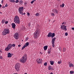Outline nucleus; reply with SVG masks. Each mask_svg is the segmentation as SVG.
Here are the masks:
<instances>
[{
	"instance_id": "nucleus-1",
	"label": "nucleus",
	"mask_w": 74,
	"mask_h": 74,
	"mask_svg": "<svg viewBox=\"0 0 74 74\" xmlns=\"http://www.w3.org/2000/svg\"><path fill=\"white\" fill-rule=\"evenodd\" d=\"M40 33V30L38 28H37L36 30L34 33V36L35 38H37L38 37Z\"/></svg>"
},
{
	"instance_id": "nucleus-2",
	"label": "nucleus",
	"mask_w": 74,
	"mask_h": 74,
	"mask_svg": "<svg viewBox=\"0 0 74 74\" xmlns=\"http://www.w3.org/2000/svg\"><path fill=\"white\" fill-rule=\"evenodd\" d=\"M26 60H27V55L25 54L23 56L22 59L20 60V61L21 63H25L26 62Z\"/></svg>"
},
{
	"instance_id": "nucleus-3",
	"label": "nucleus",
	"mask_w": 74,
	"mask_h": 74,
	"mask_svg": "<svg viewBox=\"0 0 74 74\" xmlns=\"http://www.w3.org/2000/svg\"><path fill=\"white\" fill-rule=\"evenodd\" d=\"M14 22L15 23H18L19 24L20 23V20L18 16L16 15L15 16L14 19Z\"/></svg>"
},
{
	"instance_id": "nucleus-4",
	"label": "nucleus",
	"mask_w": 74,
	"mask_h": 74,
	"mask_svg": "<svg viewBox=\"0 0 74 74\" xmlns=\"http://www.w3.org/2000/svg\"><path fill=\"white\" fill-rule=\"evenodd\" d=\"M10 33V31L9 29H4L3 31L2 32V35L3 36H5L7 34Z\"/></svg>"
},
{
	"instance_id": "nucleus-5",
	"label": "nucleus",
	"mask_w": 74,
	"mask_h": 74,
	"mask_svg": "<svg viewBox=\"0 0 74 74\" xmlns=\"http://www.w3.org/2000/svg\"><path fill=\"white\" fill-rule=\"evenodd\" d=\"M55 34L54 33H52L51 32H49L47 35V37H51V38H53L55 36Z\"/></svg>"
},
{
	"instance_id": "nucleus-6",
	"label": "nucleus",
	"mask_w": 74,
	"mask_h": 74,
	"mask_svg": "<svg viewBox=\"0 0 74 74\" xmlns=\"http://www.w3.org/2000/svg\"><path fill=\"white\" fill-rule=\"evenodd\" d=\"M23 7H20L18 9V12H19V14L23 15Z\"/></svg>"
},
{
	"instance_id": "nucleus-7",
	"label": "nucleus",
	"mask_w": 74,
	"mask_h": 74,
	"mask_svg": "<svg viewBox=\"0 0 74 74\" xmlns=\"http://www.w3.org/2000/svg\"><path fill=\"white\" fill-rule=\"evenodd\" d=\"M12 47L11 44H9L7 47L5 49V51H8L9 50H10Z\"/></svg>"
},
{
	"instance_id": "nucleus-8",
	"label": "nucleus",
	"mask_w": 74,
	"mask_h": 74,
	"mask_svg": "<svg viewBox=\"0 0 74 74\" xmlns=\"http://www.w3.org/2000/svg\"><path fill=\"white\" fill-rule=\"evenodd\" d=\"M67 26H65V25H62L61 27V29L62 30H65V31H66L67 30V28H66V27Z\"/></svg>"
},
{
	"instance_id": "nucleus-9",
	"label": "nucleus",
	"mask_w": 74,
	"mask_h": 74,
	"mask_svg": "<svg viewBox=\"0 0 74 74\" xmlns=\"http://www.w3.org/2000/svg\"><path fill=\"white\" fill-rule=\"evenodd\" d=\"M55 39H56V38L55 37L53 39H52V44L53 48L55 47Z\"/></svg>"
},
{
	"instance_id": "nucleus-10",
	"label": "nucleus",
	"mask_w": 74,
	"mask_h": 74,
	"mask_svg": "<svg viewBox=\"0 0 74 74\" xmlns=\"http://www.w3.org/2000/svg\"><path fill=\"white\" fill-rule=\"evenodd\" d=\"M14 37L16 39V40L18 39V38H19V35L18 34V33H16L14 35Z\"/></svg>"
},
{
	"instance_id": "nucleus-11",
	"label": "nucleus",
	"mask_w": 74,
	"mask_h": 74,
	"mask_svg": "<svg viewBox=\"0 0 74 74\" xmlns=\"http://www.w3.org/2000/svg\"><path fill=\"white\" fill-rule=\"evenodd\" d=\"M15 67L16 70L18 71L19 70V64H16L15 66Z\"/></svg>"
},
{
	"instance_id": "nucleus-12",
	"label": "nucleus",
	"mask_w": 74,
	"mask_h": 74,
	"mask_svg": "<svg viewBox=\"0 0 74 74\" xmlns=\"http://www.w3.org/2000/svg\"><path fill=\"white\" fill-rule=\"evenodd\" d=\"M37 62L38 63H42V59H39V60H36Z\"/></svg>"
},
{
	"instance_id": "nucleus-13",
	"label": "nucleus",
	"mask_w": 74,
	"mask_h": 74,
	"mask_svg": "<svg viewBox=\"0 0 74 74\" xmlns=\"http://www.w3.org/2000/svg\"><path fill=\"white\" fill-rule=\"evenodd\" d=\"M11 25L12 28H13L14 29H15V26H16L15 24V23H12Z\"/></svg>"
},
{
	"instance_id": "nucleus-14",
	"label": "nucleus",
	"mask_w": 74,
	"mask_h": 74,
	"mask_svg": "<svg viewBox=\"0 0 74 74\" xmlns=\"http://www.w3.org/2000/svg\"><path fill=\"white\" fill-rule=\"evenodd\" d=\"M52 12L53 13H55L56 14H58V10L56 9L53 10H52Z\"/></svg>"
},
{
	"instance_id": "nucleus-15",
	"label": "nucleus",
	"mask_w": 74,
	"mask_h": 74,
	"mask_svg": "<svg viewBox=\"0 0 74 74\" xmlns=\"http://www.w3.org/2000/svg\"><path fill=\"white\" fill-rule=\"evenodd\" d=\"M29 45V42H27L24 45V46L25 47H27L28 45Z\"/></svg>"
},
{
	"instance_id": "nucleus-16",
	"label": "nucleus",
	"mask_w": 74,
	"mask_h": 74,
	"mask_svg": "<svg viewBox=\"0 0 74 74\" xmlns=\"http://www.w3.org/2000/svg\"><path fill=\"white\" fill-rule=\"evenodd\" d=\"M11 55H12L11 54V53H8V58H11Z\"/></svg>"
},
{
	"instance_id": "nucleus-17",
	"label": "nucleus",
	"mask_w": 74,
	"mask_h": 74,
	"mask_svg": "<svg viewBox=\"0 0 74 74\" xmlns=\"http://www.w3.org/2000/svg\"><path fill=\"white\" fill-rule=\"evenodd\" d=\"M48 46H45L44 47V50L45 51H46L47 49Z\"/></svg>"
},
{
	"instance_id": "nucleus-18",
	"label": "nucleus",
	"mask_w": 74,
	"mask_h": 74,
	"mask_svg": "<svg viewBox=\"0 0 74 74\" xmlns=\"http://www.w3.org/2000/svg\"><path fill=\"white\" fill-rule=\"evenodd\" d=\"M50 62L51 65H53V64H54V62L52 61H51Z\"/></svg>"
},
{
	"instance_id": "nucleus-19",
	"label": "nucleus",
	"mask_w": 74,
	"mask_h": 74,
	"mask_svg": "<svg viewBox=\"0 0 74 74\" xmlns=\"http://www.w3.org/2000/svg\"><path fill=\"white\" fill-rule=\"evenodd\" d=\"M73 66H74V65L71 63L70 64H69L70 67H73Z\"/></svg>"
},
{
	"instance_id": "nucleus-20",
	"label": "nucleus",
	"mask_w": 74,
	"mask_h": 74,
	"mask_svg": "<svg viewBox=\"0 0 74 74\" xmlns=\"http://www.w3.org/2000/svg\"><path fill=\"white\" fill-rule=\"evenodd\" d=\"M64 3H62V5H60V7H64Z\"/></svg>"
},
{
	"instance_id": "nucleus-21",
	"label": "nucleus",
	"mask_w": 74,
	"mask_h": 74,
	"mask_svg": "<svg viewBox=\"0 0 74 74\" xmlns=\"http://www.w3.org/2000/svg\"><path fill=\"white\" fill-rule=\"evenodd\" d=\"M48 53L49 54L51 53V49H49L48 50Z\"/></svg>"
},
{
	"instance_id": "nucleus-22",
	"label": "nucleus",
	"mask_w": 74,
	"mask_h": 74,
	"mask_svg": "<svg viewBox=\"0 0 74 74\" xmlns=\"http://www.w3.org/2000/svg\"><path fill=\"white\" fill-rule=\"evenodd\" d=\"M10 2H12V3H15V1L14 0H10Z\"/></svg>"
},
{
	"instance_id": "nucleus-23",
	"label": "nucleus",
	"mask_w": 74,
	"mask_h": 74,
	"mask_svg": "<svg viewBox=\"0 0 74 74\" xmlns=\"http://www.w3.org/2000/svg\"><path fill=\"white\" fill-rule=\"evenodd\" d=\"M52 69V67L51 66H49V69H48L49 70H51Z\"/></svg>"
},
{
	"instance_id": "nucleus-24",
	"label": "nucleus",
	"mask_w": 74,
	"mask_h": 74,
	"mask_svg": "<svg viewBox=\"0 0 74 74\" xmlns=\"http://www.w3.org/2000/svg\"><path fill=\"white\" fill-rule=\"evenodd\" d=\"M4 22H5V20L4 19H3L2 20V23L3 24V23H4Z\"/></svg>"
},
{
	"instance_id": "nucleus-25",
	"label": "nucleus",
	"mask_w": 74,
	"mask_h": 74,
	"mask_svg": "<svg viewBox=\"0 0 74 74\" xmlns=\"http://www.w3.org/2000/svg\"><path fill=\"white\" fill-rule=\"evenodd\" d=\"M66 48H64V49L63 50V52H65V51H66Z\"/></svg>"
},
{
	"instance_id": "nucleus-26",
	"label": "nucleus",
	"mask_w": 74,
	"mask_h": 74,
	"mask_svg": "<svg viewBox=\"0 0 74 74\" xmlns=\"http://www.w3.org/2000/svg\"><path fill=\"white\" fill-rule=\"evenodd\" d=\"M11 46H12V47H15V44H13L12 45H11Z\"/></svg>"
},
{
	"instance_id": "nucleus-27",
	"label": "nucleus",
	"mask_w": 74,
	"mask_h": 74,
	"mask_svg": "<svg viewBox=\"0 0 74 74\" xmlns=\"http://www.w3.org/2000/svg\"><path fill=\"white\" fill-rule=\"evenodd\" d=\"M62 63V61H59L58 62V64H61V63Z\"/></svg>"
},
{
	"instance_id": "nucleus-28",
	"label": "nucleus",
	"mask_w": 74,
	"mask_h": 74,
	"mask_svg": "<svg viewBox=\"0 0 74 74\" xmlns=\"http://www.w3.org/2000/svg\"><path fill=\"white\" fill-rule=\"evenodd\" d=\"M20 4H22V3H23V1L22 0H21L20 1Z\"/></svg>"
},
{
	"instance_id": "nucleus-29",
	"label": "nucleus",
	"mask_w": 74,
	"mask_h": 74,
	"mask_svg": "<svg viewBox=\"0 0 74 74\" xmlns=\"http://www.w3.org/2000/svg\"><path fill=\"white\" fill-rule=\"evenodd\" d=\"M25 45L22 47V48L21 49L22 50H23V49H24V48L25 47Z\"/></svg>"
},
{
	"instance_id": "nucleus-30",
	"label": "nucleus",
	"mask_w": 74,
	"mask_h": 74,
	"mask_svg": "<svg viewBox=\"0 0 74 74\" xmlns=\"http://www.w3.org/2000/svg\"><path fill=\"white\" fill-rule=\"evenodd\" d=\"M44 65L45 66H47V62H45L44 64Z\"/></svg>"
},
{
	"instance_id": "nucleus-31",
	"label": "nucleus",
	"mask_w": 74,
	"mask_h": 74,
	"mask_svg": "<svg viewBox=\"0 0 74 74\" xmlns=\"http://www.w3.org/2000/svg\"><path fill=\"white\" fill-rule=\"evenodd\" d=\"M70 73V74H73V73H74V71H71Z\"/></svg>"
},
{
	"instance_id": "nucleus-32",
	"label": "nucleus",
	"mask_w": 74,
	"mask_h": 74,
	"mask_svg": "<svg viewBox=\"0 0 74 74\" xmlns=\"http://www.w3.org/2000/svg\"><path fill=\"white\" fill-rule=\"evenodd\" d=\"M40 15V14L39 13H36V16H39Z\"/></svg>"
},
{
	"instance_id": "nucleus-33",
	"label": "nucleus",
	"mask_w": 74,
	"mask_h": 74,
	"mask_svg": "<svg viewBox=\"0 0 74 74\" xmlns=\"http://www.w3.org/2000/svg\"><path fill=\"white\" fill-rule=\"evenodd\" d=\"M65 36H67L68 35V34L67 33V32H66V33H65Z\"/></svg>"
},
{
	"instance_id": "nucleus-34",
	"label": "nucleus",
	"mask_w": 74,
	"mask_h": 74,
	"mask_svg": "<svg viewBox=\"0 0 74 74\" xmlns=\"http://www.w3.org/2000/svg\"><path fill=\"white\" fill-rule=\"evenodd\" d=\"M19 2V0H16V1H15V2L16 3H18Z\"/></svg>"
},
{
	"instance_id": "nucleus-35",
	"label": "nucleus",
	"mask_w": 74,
	"mask_h": 74,
	"mask_svg": "<svg viewBox=\"0 0 74 74\" xmlns=\"http://www.w3.org/2000/svg\"><path fill=\"white\" fill-rule=\"evenodd\" d=\"M29 39V38H26L25 39V41H27L28 40V39Z\"/></svg>"
},
{
	"instance_id": "nucleus-36",
	"label": "nucleus",
	"mask_w": 74,
	"mask_h": 74,
	"mask_svg": "<svg viewBox=\"0 0 74 74\" xmlns=\"http://www.w3.org/2000/svg\"><path fill=\"white\" fill-rule=\"evenodd\" d=\"M30 25H31V23H29L28 24V26H30Z\"/></svg>"
},
{
	"instance_id": "nucleus-37",
	"label": "nucleus",
	"mask_w": 74,
	"mask_h": 74,
	"mask_svg": "<svg viewBox=\"0 0 74 74\" xmlns=\"http://www.w3.org/2000/svg\"><path fill=\"white\" fill-rule=\"evenodd\" d=\"M33 3H34V1H32L31 2V4H33Z\"/></svg>"
},
{
	"instance_id": "nucleus-38",
	"label": "nucleus",
	"mask_w": 74,
	"mask_h": 74,
	"mask_svg": "<svg viewBox=\"0 0 74 74\" xmlns=\"http://www.w3.org/2000/svg\"><path fill=\"white\" fill-rule=\"evenodd\" d=\"M8 22L7 21H5V24H7V23H8Z\"/></svg>"
},
{
	"instance_id": "nucleus-39",
	"label": "nucleus",
	"mask_w": 74,
	"mask_h": 74,
	"mask_svg": "<svg viewBox=\"0 0 74 74\" xmlns=\"http://www.w3.org/2000/svg\"><path fill=\"white\" fill-rule=\"evenodd\" d=\"M51 15L52 16H54V15H55V14H54V13H51Z\"/></svg>"
},
{
	"instance_id": "nucleus-40",
	"label": "nucleus",
	"mask_w": 74,
	"mask_h": 74,
	"mask_svg": "<svg viewBox=\"0 0 74 74\" xmlns=\"http://www.w3.org/2000/svg\"><path fill=\"white\" fill-rule=\"evenodd\" d=\"M5 7H8V5H7V3H6L5 5Z\"/></svg>"
},
{
	"instance_id": "nucleus-41",
	"label": "nucleus",
	"mask_w": 74,
	"mask_h": 74,
	"mask_svg": "<svg viewBox=\"0 0 74 74\" xmlns=\"http://www.w3.org/2000/svg\"><path fill=\"white\" fill-rule=\"evenodd\" d=\"M21 45H18V47H21Z\"/></svg>"
},
{
	"instance_id": "nucleus-42",
	"label": "nucleus",
	"mask_w": 74,
	"mask_h": 74,
	"mask_svg": "<svg viewBox=\"0 0 74 74\" xmlns=\"http://www.w3.org/2000/svg\"><path fill=\"white\" fill-rule=\"evenodd\" d=\"M71 29L72 30H74V27L72 28Z\"/></svg>"
},
{
	"instance_id": "nucleus-43",
	"label": "nucleus",
	"mask_w": 74,
	"mask_h": 74,
	"mask_svg": "<svg viewBox=\"0 0 74 74\" xmlns=\"http://www.w3.org/2000/svg\"><path fill=\"white\" fill-rule=\"evenodd\" d=\"M27 14L28 15H30V13H28Z\"/></svg>"
},
{
	"instance_id": "nucleus-44",
	"label": "nucleus",
	"mask_w": 74,
	"mask_h": 74,
	"mask_svg": "<svg viewBox=\"0 0 74 74\" xmlns=\"http://www.w3.org/2000/svg\"><path fill=\"white\" fill-rule=\"evenodd\" d=\"M5 8V6H3L2 7V8Z\"/></svg>"
},
{
	"instance_id": "nucleus-45",
	"label": "nucleus",
	"mask_w": 74,
	"mask_h": 74,
	"mask_svg": "<svg viewBox=\"0 0 74 74\" xmlns=\"http://www.w3.org/2000/svg\"><path fill=\"white\" fill-rule=\"evenodd\" d=\"M3 1H4L3 0H2V1H1V3H3Z\"/></svg>"
},
{
	"instance_id": "nucleus-46",
	"label": "nucleus",
	"mask_w": 74,
	"mask_h": 74,
	"mask_svg": "<svg viewBox=\"0 0 74 74\" xmlns=\"http://www.w3.org/2000/svg\"><path fill=\"white\" fill-rule=\"evenodd\" d=\"M1 5L0 4V8H1Z\"/></svg>"
},
{
	"instance_id": "nucleus-47",
	"label": "nucleus",
	"mask_w": 74,
	"mask_h": 74,
	"mask_svg": "<svg viewBox=\"0 0 74 74\" xmlns=\"http://www.w3.org/2000/svg\"><path fill=\"white\" fill-rule=\"evenodd\" d=\"M64 22L62 23V25H63V24H64Z\"/></svg>"
},
{
	"instance_id": "nucleus-48",
	"label": "nucleus",
	"mask_w": 74,
	"mask_h": 74,
	"mask_svg": "<svg viewBox=\"0 0 74 74\" xmlns=\"http://www.w3.org/2000/svg\"><path fill=\"white\" fill-rule=\"evenodd\" d=\"M26 14V13H25V12L23 13V15H25Z\"/></svg>"
},
{
	"instance_id": "nucleus-49",
	"label": "nucleus",
	"mask_w": 74,
	"mask_h": 74,
	"mask_svg": "<svg viewBox=\"0 0 74 74\" xmlns=\"http://www.w3.org/2000/svg\"><path fill=\"white\" fill-rule=\"evenodd\" d=\"M0 52H2V51L0 50Z\"/></svg>"
},
{
	"instance_id": "nucleus-50",
	"label": "nucleus",
	"mask_w": 74,
	"mask_h": 74,
	"mask_svg": "<svg viewBox=\"0 0 74 74\" xmlns=\"http://www.w3.org/2000/svg\"><path fill=\"white\" fill-rule=\"evenodd\" d=\"M50 74H53V73L52 72Z\"/></svg>"
},
{
	"instance_id": "nucleus-51",
	"label": "nucleus",
	"mask_w": 74,
	"mask_h": 74,
	"mask_svg": "<svg viewBox=\"0 0 74 74\" xmlns=\"http://www.w3.org/2000/svg\"><path fill=\"white\" fill-rule=\"evenodd\" d=\"M33 1H34H34H36V0H33Z\"/></svg>"
},
{
	"instance_id": "nucleus-52",
	"label": "nucleus",
	"mask_w": 74,
	"mask_h": 74,
	"mask_svg": "<svg viewBox=\"0 0 74 74\" xmlns=\"http://www.w3.org/2000/svg\"><path fill=\"white\" fill-rule=\"evenodd\" d=\"M57 1H60V0H57Z\"/></svg>"
},
{
	"instance_id": "nucleus-53",
	"label": "nucleus",
	"mask_w": 74,
	"mask_h": 74,
	"mask_svg": "<svg viewBox=\"0 0 74 74\" xmlns=\"http://www.w3.org/2000/svg\"><path fill=\"white\" fill-rule=\"evenodd\" d=\"M0 13H1V14H2V13H1L0 12Z\"/></svg>"
},
{
	"instance_id": "nucleus-54",
	"label": "nucleus",
	"mask_w": 74,
	"mask_h": 74,
	"mask_svg": "<svg viewBox=\"0 0 74 74\" xmlns=\"http://www.w3.org/2000/svg\"><path fill=\"white\" fill-rule=\"evenodd\" d=\"M26 3H25V4H26Z\"/></svg>"
},
{
	"instance_id": "nucleus-55",
	"label": "nucleus",
	"mask_w": 74,
	"mask_h": 74,
	"mask_svg": "<svg viewBox=\"0 0 74 74\" xmlns=\"http://www.w3.org/2000/svg\"><path fill=\"white\" fill-rule=\"evenodd\" d=\"M40 53H41V52H40Z\"/></svg>"
},
{
	"instance_id": "nucleus-56",
	"label": "nucleus",
	"mask_w": 74,
	"mask_h": 74,
	"mask_svg": "<svg viewBox=\"0 0 74 74\" xmlns=\"http://www.w3.org/2000/svg\"><path fill=\"white\" fill-rule=\"evenodd\" d=\"M13 55V54H12V55Z\"/></svg>"
},
{
	"instance_id": "nucleus-57",
	"label": "nucleus",
	"mask_w": 74,
	"mask_h": 74,
	"mask_svg": "<svg viewBox=\"0 0 74 74\" xmlns=\"http://www.w3.org/2000/svg\"><path fill=\"white\" fill-rule=\"evenodd\" d=\"M22 41H23V40H22Z\"/></svg>"
},
{
	"instance_id": "nucleus-58",
	"label": "nucleus",
	"mask_w": 74,
	"mask_h": 74,
	"mask_svg": "<svg viewBox=\"0 0 74 74\" xmlns=\"http://www.w3.org/2000/svg\"><path fill=\"white\" fill-rule=\"evenodd\" d=\"M22 41H23V40H22Z\"/></svg>"
}]
</instances>
